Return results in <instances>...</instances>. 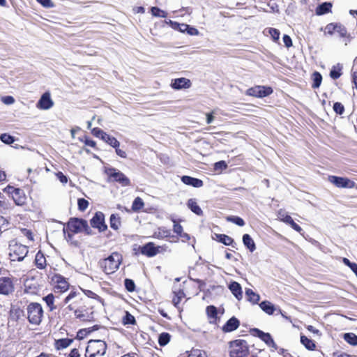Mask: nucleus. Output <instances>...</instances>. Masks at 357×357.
I'll return each mask as SVG.
<instances>
[{
	"mask_svg": "<svg viewBox=\"0 0 357 357\" xmlns=\"http://www.w3.org/2000/svg\"><path fill=\"white\" fill-rule=\"evenodd\" d=\"M107 344L100 340H91L86 348L85 357H105Z\"/></svg>",
	"mask_w": 357,
	"mask_h": 357,
	"instance_id": "f257e3e1",
	"label": "nucleus"
},
{
	"mask_svg": "<svg viewBox=\"0 0 357 357\" xmlns=\"http://www.w3.org/2000/svg\"><path fill=\"white\" fill-rule=\"evenodd\" d=\"M123 257L119 252H112L107 258L100 261V266L106 274L116 272L122 261Z\"/></svg>",
	"mask_w": 357,
	"mask_h": 357,
	"instance_id": "f03ea898",
	"label": "nucleus"
},
{
	"mask_svg": "<svg viewBox=\"0 0 357 357\" xmlns=\"http://www.w3.org/2000/svg\"><path fill=\"white\" fill-rule=\"evenodd\" d=\"M9 257L12 261H22L29 253V247L12 241L10 242Z\"/></svg>",
	"mask_w": 357,
	"mask_h": 357,
	"instance_id": "7ed1b4c3",
	"label": "nucleus"
},
{
	"mask_svg": "<svg viewBox=\"0 0 357 357\" xmlns=\"http://www.w3.org/2000/svg\"><path fill=\"white\" fill-rule=\"evenodd\" d=\"M27 319L30 324L39 325L43 317V310L40 303H30L26 307Z\"/></svg>",
	"mask_w": 357,
	"mask_h": 357,
	"instance_id": "20e7f679",
	"label": "nucleus"
},
{
	"mask_svg": "<svg viewBox=\"0 0 357 357\" xmlns=\"http://www.w3.org/2000/svg\"><path fill=\"white\" fill-rule=\"evenodd\" d=\"M250 354L245 340H236L230 342V357H247Z\"/></svg>",
	"mask_w": 357,
	"mask_h": 357,
	"instance_id": "39448f33",
	"label": "nucleus"
},
{
	"mask_svg": "<svg viewBox=\"0 0 357 357\" xmlns=\"http://www.w3.org/2000/svg\"><path fill=\"white\" fill-rule=\"evenodd\" d=\"M105 173L108 176L110 181L117 182L123 187L130 185V179L117 169L112 167L108 168L105 170Z\"/></svg>",
	"mask_w": 357,
	"mask_h": 357,
	"instance_id": "423d86ee",
	"label": "nucleus"
},
{
	"mask_svg": "<svg viewBox=\"0 0 357 357\" xmlns=\"http://www.w3.org/2000/svg\"><path fill=\"white\" fill-rule=\"evenodd\" d=\"M91 133L96 137L100 138L105 142L114 148L119 147V142L114 137L109 135L102 130L98 128H94L91 130Z\"/></svg>",
	"mask_w": 357,
	"mask_h": 357,
	"instance_id": "0eeeda50",
	"label": "nucleus"
},
{
	"mask_svg": "<svg viewBox=\"0 0 357 357\" xmlns=\"http://www.w3.org/2000/svg\"><path fill=\"white\" fill-rule=\"evenodd\" d=\"M8 193L10 194L12 198L17 206H23L26 202V197L23 190L20 188H15L12 186H8L5 189Z\"/></svg>",
	"mask_w": 357,
	"mask_h": 357,
	"instance_id": "6e6552de",
	"label": "nucleus"
},
{
	"mask_svg": "<svg viewBox=\"0 0 357 357\" xmlns=\"http://www.w3.org/2000/svg\"><path fill=\"white\" fill-rule=\"evenodd\" d=\"M68 228L73 233H79L85 231L89 234V229L88 223L86 220L82 219H71L68 223Z\"/></svg>",
	"mask_w": 357,
	"mask_h": 357,
	"instance_id": "1a4fd4ad",
	"label": "nucleus"
},
{
	"mask_svg": "<svg viewBox=\"0 0 357 357\" xmlns=\"http://www.w3.org/2000/svg\"><path fill=\"white\" fill-rule=\"evenodd\" d=\"M273 93V89L269 86H255L246 91V95L256 98H264Z\"/></svg>",
	"mask_w": 357,
	"mask_h": 357,
	"instance_id": "9d476101",
	"label": "nucleus"
},
{
	"mask_svg": "<svg viewBox=\"0 0 357 357\" xmlns=\"http://www.w3.org/2000/svg\"><path fill=\"white\" fill-rule=\"evenodd\" d=\"M328 181L337 188H352L355 186V183L347 178L330 176Z\"/></svg>",
	"mask_w": 357,
	"mask_h": 357,
	"instance_id": "9b49d317",
	"label": "nucleus"
},
{
	"mask_svg": "<svg viewBox=\"0 0 357 357\" xmlns=\"http://www.w3.org/2000/svg\"><path fill=\"white\" fill-rule=\"evenodd\" d=\"M83 294L80 291H71L64 300L65 303H68L73 301L68 305L70 310H74L77 305L83 300Z\"/></svg>",
	"mask_w": 357,
	"mask_h": 357,
	"instance_id": "f8f14e48",
	"label": "nucleus"
},
{
	"mask_svg": "<svg viewBox=\"0 0 357 357\" xmlns=\"http://www.w3.org/2000/svg\"><path fill=\"white\" fill-rule=\"evenodd\" d=\"M54 102L51 99L50 93L46 92L42 95L40 100L37 102L36 107L38 109L47 110L52 107Z\"/></svg>",
	"mask_w": 357,
	"mask_h": 357,
	"instance_id": "ddd939ff",
	"label": "nucleus"
},
{
	"mask_svg": "<svg viewBox=\"0 0 357 357\" xmlns=\"http://www.w3.org/2000/svg\"><path fill=\"white\" fill-rule=\"evenodd\" d=\"M14 290L13 282L10 278H0V294L8 295Z\"/></svg>",
	"mask_w": 357,
	"mask_h": 357,
	"instance_id": "4468645a",
	"label": "nucleus"
},
{
	"mask_svg": "<svg viewBox=\"0 0 357 357\" xmlns=\"http://www.w3.org/2000/svg\"><path fill=\"white\" fill-rule=\"evenodd\" d=\"M91 225L94 228H98L100 231H103L107 229V225L104 222V215L101 212H98L91 220Z\"/></svg>",
	"mask_w": 357,
	"mask_h": 357,
	"instance_id": "2eb2a0df",
	"label": "nucleus"
},
{
	"mask_svg": "<svg viewBox=\"0 0 357 357\" xmlns=\"http://www.w3.org/2000/svg\"><path fill=\"white\" fill-rule=\"evenodd\" d=\"M191 86L190 80L184 77L173 79L171 86L174 89H188Z\"/></svg>",
	"mask_w": 357,
	"mask_h": 357,
	"instance_id": "dca6fc26",
	"label": "nucleus"
},
{
	"mask_svg": "<svg viewBox=\"0 0 357 357\" xmlns=\"http://www.w3.org/2000/svg\"><path fill=\"white\" fill-rule=\"evenodd\" d=\"M160 247H155L153 243H148L142 248V253L148 257H153L159 252Z\"/></svg>",
	"mask_w": 357,
	"mask_h": 357,
	"instance_id": "f3484780",
	"label": "nucleus"
},
{
	"mask_svg": "<svg viewBox=\"0 0 357 357\" xmlns=\"http://www.w3.org/2000/svg\"><path fill=\"white\" fill-rule=\"evenodd\" d=\"M181 181L185 185H191L195 188H201L204 185V183L201 179L189 176H183L181 177Z\"/></svg>",
	"mask_w": 357,
	"mask_h": 357,
	"instance_id": "a211bd4d",
	"label": "nucleus"
},
{
	"mask_svg": "<svg viewBox=\"0 0 357 357\" xmlns=\"http://www.w3.org/2000/svg\"><path fill=\"white\" fill-rule=\"evenodd\" d=\"M335 32L339 34L340 37L344 38L345 45H347L351 41V37L350 34L348 33L346 27L342 24L337 23Z\"/></svg>",
	"mask_w": 357,
	"mask_h": 357,
	"instance_id": "6ab92c4d",
	"label": "nucleus"
},
{
	"mask_svg": "<svg viewBox=\"0 0 357 357\" xmlns=\"http://www.w3.org/2000/svg\"><path fill=\"white\" fill-rule=\"evenodd\" d=\"M239 321L234 317L229 319L223 326L222 330L225 332H231L237 329L239 326Z\"/></svg>",
	"mask_w": 357,
	"mask_h": 357,
	"instance_id": "aec40b11",
	"label": "nucleus"
},
{
	"mask_svg": "<svg viewBox=\"0 0 357 357\" xmlns=\"http://www.w3.org/2000/svg\"><path fill=\"white\" fill-rule=\"evenodd\" d=\"M229 289L233 294V295L238 300H241L243 298L242 288L239 283L237 282H232L229 285Z\"/></svg>",
	"mask_w": 357,
	"mask_h": 357,
	"instance_id": "412c9836",
	"label": "nucleus"
},
{
	"mask_svg": "<svg viewBox=\"0 0 357 357\" xmlns=\"http://www.w3.org/2000/svg\"><path fill=\"white\" fill-rule=\"evenodd\" d=\"M260 308L268 315H271L274 313L277 308L271 302L268 301H262L259 304Z\"/></svg>",
	"mask_w": 357,
	"mask_h": 357,
	"instance_id": "4be33fe9",
	"label": "nucleus"
},
{
	"mask_svg": "<svg viewBox=\"0 0 357 357\" xmlns=\"http://www.w3.org/2000/svg\"><path fill=\"white\" fill-rule=\"evenodd\" d=\"M54 280L57 283V288L61 291H65L68 289V282L63 276L56 275L54 276Z\"/></svg>",
	"mask_w": 357,
	"mask_h": 357,
	"instance_id": "5701e85b",
	"label": "nucleus"
},
{
	"mask_svg": "<svg viewBox=\"0 0 357 357\" xmlns=\"http://www.w3.org/2000/svg\"><path fill=\"white\" fill-rule=\"evenodd\" d=\"M332 3L329 2H324L319 5L316 8V14L317 15H322L331 11Z\"/></svg>",
	"mask_w": 357,
	"mask_h": 357,
	"instance_id": "b1692460",
	"label": "nucleus"
},
{
	"mask_svg": "<svg viewBox=\"0 0 357 357\" xmlns=\"http://www.w3.org/2000/svg\"><path fill=\"white\" fill-rule=\"evenodd\" d=\"M243 242L244 245L251 252H254L256 249L255 243L249 234L243 236Z\"/></svg>",
	"mask_w": 357,
	"mask_h": 357,
	"instance_id": "393cba45",
	"label": "nucleus"
},
{
	"mask_svg": "<svg viewBox=\"0 0 357 357\" xmlns=\"http://www.w3.org/2000/svg\"><path fill=\"white\" fill-rule=\"evenodd\" d=\"M245 295L247 296L248 301L252 303L253 304H257L259 301L260 296L258 294L254 292L250 289H247L245 290Z\"/></svg>",
	"mask_w": 357,
	"mask_h": 357,
	"instance_id": "a878e982",
	"label": "nucleus"
},
{
	"mask_svg": "<svg viewBox=\"0 0 357 357\" xmlns=\"http://www.w3.org/2000/svg\"><path fill=\"white\" fill-rule=\"evenodd\" d=\"M188 208L195 214L200 215L202 214V210L199 206L196 201L193 199H190L188 202Z\"/></svg>",
	"mask_w": 357,
	"mask_h": 357,
	"instance_id": "bb28decb",
	"label": "nucleus"
},
{
	"mask_svg": "<svg viewBox=\"0 0 357 357\" xmlns=\"http://www.w3.org/2000/svg\"><path fill=\"white\" fill-rule=\"evenodd\" d=\"M301 342L305 346V347L308 349V350H314V348H315V344L314 342L307 338L306 336L305 335H301Z\"/></svg>",
	"mask_w": 357,
	"mask_h": 357,
	"instance_id": "cd10ccee",
	"label": "nucleus"
},
{
	"mask_svg": "<svg viewBox=\"0 0 357 357\" xmlns=\"http://www.w3.org/2000/svg\"><path fill=\"white\" fill-rule=\"evenodd\" d=\"M35 261L36 266L40 269L44 268L46 265V259L40 252L36 254Z\"/></svg>",
	"mask_w": 357,
	"mask_h": 357,
	"instance_id": "c85d7f7f",
	"label": "nucleus"
},
{
	"mask_svg": "<svg viewBox=\"0 0 357 357\" xmlns=\"http://www.w3.org/2000/svg\"><path fill=\"white\" fill-rule=\"evenodd\" d=\"M344 340L351 345H357V335L353 333H344Z\"/></svg>",
	"mask_w": 357,
	"mask_h": 357,
	"instance_id": "c756f323",
	"label": "nucleus"
},
{
	"mask_svg": "<svg viewBox=\"0 0 357 357\" xmlns=\"http://www.w3.org/2000/svg\"><path fill=\"white\" fill-rule=\"evenodd\" d=\"M337 23H329L324 28L321 27L320 31H324V34L333 35L335 31Z\"/></svg>",
	"mask_w": 357,
	"mask_h": 357,
	"instance_id": "7c9ffc66",
	"label": "nucleus"
},
{
	"mask_svg": "<svg viewBox=\"0 0 357 357\" xmlns=\"http://www.w3.org/2000/svg\"><path fill=\"white\" fill-rule=\"evenodd\" d=\"M217 240L225 245H230L233 243V239L225 234H216Z\"/></svg>",
	"mask_w": 357,
	"mask_h": 357,
	"instance_id": "2f4dec72",
	"label": "nucleus"
},
{
	"mask_svg": "<svg viewBox=\"0 0 357 357\" xmlns=\"http://www.w3.org/2000/svg\"><path fill=\"white\" fill-rule=\"evenodd\" d=\"M167 23L170 24L173 29H177L183 33L186 32V30L188 29V25L186 24H180L172 22V20H169Z\"/></svg>",
	"mask_w": 357,
	"mask_h": 357,
	"instance_id": "473e14b6",
	"label": "nucleus"
},
{
	"mask_svg": "<svg viewBox=\"0 0 357 357\" xmlns=\"http://www.w3.org/2000/svg\"><path fill=\"white\" fill-rule=\"evenodd\" d=\"M341 70H342V66H340V64H337V66H333L330 73L331 77L334 79H338L342 75V73L340 72Z\"/></svg>",
	"mask_w": 357,
	"mask_h": 357,
	"instance_id": "72a5a7b5",
	"label": "nucleus"
},
{
	"mask_svg": "<svg viewBox=\"0 0 357 357\" xmlns=\"http://www.w3.org/2000/svg\"><path fill=\"white\" fill-rule=\"evenodd\" d=\"M313 77V84L312 85V88L317 89L319 88L321 85L322 77L321 75L318 72H314L312 75Z\"/></svg>",
	"mask_w": 357,
	"mask_h": 357,
	"instance_id": "f704fd0d",
	"label": "nucleus"
},
{
	"mask_svg": "<svg viewBox=\"0 0 357 357\" xmlns=\"http://www.w3.org/2000/svg\"><path fill=\"white\" fill-rule=\"evenodd\" d=\"M151 14L155 17L165 18L167 16V12L160 9L158 7H151Z\"/></svg>",
	"mask_w": 357,
	"mask_h": 357,
	"instance_id": "c9c22d12",
	"label": "nucleus"
},
{
	"mask_svg": "<svg viewBox=\"0 0 357 357\" xmlns=\"http://www.w3.org/2000/svg\"><path fill=\"white\" fill-rule=\"evenodd\" d=\"M73 340L70 339H61L56 342V347L58 349H65L70 345Z\"/></svg>",
	"mask_w": 357,
	"mask_h": 357,
	"instance_id": "e433bc0d",
	"label": "nucleus"
},
{
	"mask_svg": "<svg viewBox=\"0 0 357 357\" xmlns=\"http://www.w3.org/2000/svg\"><path fill=\"white\" fill-rule=\"evenodd\" d=\"M261 340L264 341L268 347H273L274 349H277V345L269 333H266L264 337H262Z\"/></svg>",
	"mask_w": 357,
	"mask_h": 357,
	"instance_id": "4c0bfd02",
	"label": "nucleus"
},
{
	"mask_svg": "<svg viewBox=\"0 0 357 357\" xmlns=\"http://www.w3.org/2000/svg\"><path fill=\"white\" fill-rule=\"evenodd\" d=\"M43 300L45 301L47 305L50 307V311H52L56 308L54 305V296L52 294H50L47 296L44 297Z\"/></svg>",
	"mask_w": 357,
	"mask_h": 357,
	"instance_id": "58836bf2",
	"label": "nucleus"
},
{
	"mask_svg": "<svg viewBox=\"0 0 357 357\" xmlns=\"http://www.w3.org/2000/svg\"><path fill=\"white\" fill-rule=\"evenodd\" d=\"M144 202L140 197H136L132 203V209L135 211H139L144 207Z\"/></svg>",
	"mask_w": 357,
	"mask_h": 357,
	"instance_id": "ea45409f",
	"label": "nucleus"
},
{
	"mask_svg": "<svg viewBox=\"0 0 357 357\" xmlns=\"http://www.w3.org/2000/svg\"><path fill=\"white\" fill-rule=\"evenodd\" d=\"M170 340V335L167 333H162L160 335L158 342L160 346H165L168 344Z\"/></svg>",
	"mask_w": 357,
	"mask_h": 357,
	"instance_id": "a19ab883",
	"label": "nucleus"
},
{
	"mask_svg": "<svg viewBox=\"0 0 357 357\" xmlns=\"http://www.w3.org/2000/svg\"><path fill=\"white\" fill-rule=\"evenodd\" d=\"M120 224L119 218L116 215L112 214L110 217V227L116 230L119 229Z\"/></svg>",
	"mask_w": 357,
	"mask_h": 357,
	"instance_id": "79ce46f5",
	"label": "nucleus"
},
{
	"mask_svg": "<svg viewBox=\"0 0 357 357\" xmlns=\"http://www.w3.org/2000/svg\"><path fill=\"white\" fill-rule=\"evenodd\" d=\"M75 310V316L77 318V319H79L80 320L82 321H86L89 318V315H86L85 314L84 312H83V310L82 309H80L79 307H78V306L77 305V307L74 309Z\"/></svg>",
	"mask_w": 357,
	"mask_h": 357,
	"instance_id": "37998d69",
	"label": "nucleus"
},
{
	"mask_svg": "<svg viewBox=\"0 0 357 357\" xmlns=\"http://www.w3.org/2000/svg\"><path fill=\"white\" fill-rule=\"evenodd\" d=\"M278 218L281 221H282L287 224L292 219V218L290 215H289L288 214H287V213L283 210L279 211V212L278 213Z\"/></svg>",
	"mask_w": 357,
	"mask_h": 357,
	"instance_id": "c03bdc74",
	"label": "nucleus"
},
{
	"mask_svg": "<svg viewBox=\"0 0 357 357\" xmlns=\"http://www.w3.org/2000/svg\"><path fill=\"white\" fill-rule=\"evenodd\" d=\"M227 220L231 222L238 226L243 227L245 225L244 220L238 216H230L227 218Z\"/></svg>",
	"mask_w": 357,
	"mask_h": 357,
	"instance_id": "a18cd8bd",
	"label": "nucleus"
},
{
	"mask_svg": "<svg viewBox=\"0 0 357 357\" xmlns=\"http://www.w3.org/2000/svg\"><path fill=\"white\" fill-rule=\"evenodd\" d=\"M0 139L6 144H11L15 141L13 137L6 133L1 134Z\"/></svg>",
	"mask_w": 357,
	"mask_h": 357,
	"instance_id": "49530a36",
	"label": "nucleus"
},
{
	"mask_svg": "<svg viewBox=\"0 0 357 357\" xmlns=\"http://www.w3.org/2000/svg\"><path fill=\"white\" fill-rule=\"evenodd\" d=\"M188 357H206V354L204 351L195 349L190 351Z\"/></svg>",
	"mask_w": 357,
	"mask_h": 357,
	"instance_id": "de8ad7c7",
	"label": "nucleus"
},
{
	"mask_svg": "<svg viewBox=\"0 0 357 357\" xmlns=\"http://www.w3.org/2000/svg\"><path fill=\"white\" fill-rule=\"evenodd\" d=\"M124 284H125V287H126V289L128 291L132 292L135 290V282H133L132 280L126 279Z\"/></svg>",
	"mask_w": 357,
	"mask_h": 357,
	"instance_id": "09e8293b",
	"label": "nucleus"
},
{
	"mask_svg": "<svg viewBox=\"0 0 357 357\" xmlns=\"http://www.w3.org/2000/svg\"><path fill=\"white\" fill-rule=\"evenodd\" d=\"M206 313L208 317L215 318L217 316V309L213 305H209L206 307Z\"/></svg>",
	"mask_w": 357,
	"mask_h": 357,
	"instance_id": "8fccbe9b",
	"label": "nucleus"
},
{
	"mask_svg": "<svg viewBox=\"0 0 357 357\" xmlns=\"http://www.w3.org/2000/svg\"><path fill=\"white\" fill-rule=\"evenodd\" d=\"M77 204H78V208L80 211H83L84 210L86 209V208L88 207L89 206V202L87 200L83 199V198H80L78 199L77 201Z\"/></svg>",
	"mask_w": 357,
	"mask_h": 357,
	"instance_id": "3c124183",
	"label": "nucleus"
},
{
	"mask_svg": "<svg viewBox=\"0 0 357 357\" xmlns=\"http://www.w3.org/2000/svg\"><path fill=\"white\" fill-rule=\"evenodd\" d=\"M8 222L3 216H0V232L5 231L8 229Z\"/></svg>",
	"mask_w": 357,
	"mask_h": 357,
	"instance_id": "603ef678",
	"label": "nucleus"
},
{
	"mask_svg": "<svg viewBox=\"0 0 357 357\" xmlns=\"http://www.w3.org/2000/svg\"><path fill=\"white\" fill-rule=\"evenodd\" d=\"M21 233L24 236H26L30 241H33V233L30 229L23 228L21 229Z\"/></svg>",
	"mask_w": 357,
	"mask_h": 357,
	"instance_id": "864d4df0",
	"label": "nucleus"
},
{
	"mask_svg": "<svg viewBox=\"0 0 357 357\" xmlns=\"http://www.w3.org/2000/svg\"><path fill=\"white\" fill-rule=\"evenodd\" d=\"M123 321L125 324H134L135 323V319L132 314L126 312Z\"/></svg>",
	"mask_w": 357,
	"mask_h": 357,
	"instance_id": "5fc2aeb1",
	"label": "nucleus"
},
{
	"mask_svg": "<svg viewBox=\"0 0 357 357\" xmlns=\"http://www.w3.org/2000/svg\"><path fill=\"white\" fill-rule=\"evenodd\" d=\"M333 109L337 114H342L344 111V107L340 102H335L333 105Z\"/></svg>",
	"mask_w": 357,
	"mask_h": 357,
	"instance_id": "6e6d98bb",
	"label": "nucleus"
},
{
	"mask_svg": "<svg viewBox=\"0 0 357 357\" xmlns=\"http://www.w3.org/2000/svg\"><path fill=\"white\" fill-rule=\"evenodd\" d=\"M269 33L274 41H277L280 38V31L276 29H270Z\"/></svg>",
	"mask_w": 357,
	"mask_h": 357,
	"instance_id": "4d7b16f0",
	"label": "nucleus"
},
{
	"mask_svg": "<svg viewBox=\"0 0 357 357\" xmlns=\"http://www.w3.org/2000/svg\"><path fill=\"white\" fill-rule=\"evenodd\" d=\"M214 167L215 170H223L227 167V165L225 161L221 160L215 162Z\"/></svg>",
	"mask_w": 357,
	"mask_h": 357,
	"instance_id": "13d9d810",
	"label": "nucleus"
},
{
	"mask_svg": "<svg viewBox=\"0 0 357 357\" xmlns=\"http://www.w3.org/2000/svg\"><path fill=\"white\" fill-rule=\"evenodd\" d=\"M173 222H174V227H173L174 232L180 235L181 234L183 233L182 226L180 224L176 223V222L175 220H173Z\"/></svg>",
	"mask_w": 357,
	"mask_h": 357,
	"instance_id": "bf43d9fd",
	"label": "nucleus"
},
{
	"mask_svg": "<svg viewBox=\"0 0 357 357\" xmlns=\"http://www.w3.org/2000/svg\"><path fill=\"white\" fill-rule=\"evenodd\" d=\"M2 102L6 105H12L15 102V99L13 96H7L1 98Z\"/></svg>",
	"mask_w": 357,
	"mask_h": 357,
	"instance_id": "052dcab7",
	"label": "nucleus"
},
{
	"mask_svg": "<svg viewBox=\"0 0 357 357\" xmlns=\"http://www.w3.org/2000/svg\"><path fill=\"white\" fill-rule=\"evenodd\" d=\"M283 42L287 47H290L292 46V40L288 35H284Z\"/></svg>",
	"mask_w": 357,
	"mask_h": 357,
	"instance_id": "680f3d73",
	"label": "nucleus"
},
{
	"mask_svg": "<svg viewBox=\"0 0 357 357\" xmlns=\"http://www.w3.org/2000/svg\"><path fill=\"white\" fill-rule=\"evenodd\" d=\"M287 224L289 225L295 231L298 232H301L302 231V228L296 222H294L293 219H291Z\"/></svg>",
	"mask_w": 357,
	"mask_h": 357,
	"instance_id": "e2e57ef3",
	"label": "nucleus"
},
{
	"mask_svg": "<svg viewBox=\"0 0 357 357\" xmlns=\"http://www.w3.org/2000/svg\"><path fill=\"white\" fill-rule=\"evenodd\" d=\"M37 1L45 8H51L53 6L51 0H37Z\"/></svg>",
	"mask_w": 357,
	"mask_h": 357,
	"instance_id": "0e129e2a",
	"label": "nucleus"
},
{
	"mask_svg": "<svg viewBox=\"0 0 357 357\" xmlns=\"http://www.w3.org/2000/svg\"><path fill=\"white\" fill-rule=\"evenodd\" d=\"M170 236V231L167 229H159L158 236L165 238Z\"/></svg>",
	"mask_w": 357,
	"mask_h": 357,
	"instance_id": "69168bd1",
	"label": "nucleus"
},
{
	"mask_svg": "<svg viewBox=\"0 0 357 357\" xmlns=\"http://www.w3.org/2000/svg\"><path fill=\"white\" fill-rule=\"evenodd\" d=\"M183 295V293H181L180 295H177L173 298L172 302L175 307H178V305L181 301Z\"/></svg>",
	"mask_w": 357,
	"mask_h": 357,
	"instance_id": "338daca9",
	"label": "nucleus"
},
{
	"mask_svg": "<svg viewBox=\"0 0 357 357\" xmlns=\"http://www.w3.org/2000/svg\"><path fill=\"white\" fill-rule=\"evenodd\" d=\"M186 32L190 36H197L199 33V31L197 29L191 27L189 25L188 29L186 30Z\"/></svg>",
	"mask_w": 357,
	"mask_h": 357,
	"instance_id": "774afa93",
	"label": "nucleus"
}]
</instances>
